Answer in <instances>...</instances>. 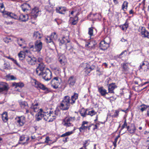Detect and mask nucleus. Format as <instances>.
<instances>
[{
    "mask_svg": "<svg viewBox=\"0 0 149 149\" xmlns=\"http://www.w3.org/2000/svg\"><path fill=\"white\" fill-rule=\"evenodd\" d=\"M9 89L8 84L3 82L0 83V93L3 91H7Z\"/></svg>",
    "mask_w": 149,
    "mask_h": 149,
    "instance_id": "nucleus-13",
    "label": "nucleus"
},
{
    "mask_svg": "<svg viewBox=\"0 0 149 149\" xmlns=\"http://www.w3.org/2000/svg\"><path fill=\"white\" fill-rule=\"evenodd\" d=\"M45 143H48L49 141H50V139L49 137H46L45 139Z\"/></svg>",
    "mask_w": 149,
    "mask_h": 149,
    "instance_id": "nucleus-57",
    "label": "nucleus"
},
{
    "mask_svg": "<svg viewBox=\"0 0 149 149\" xmlns=\"http://www.w3.org/2000/svg\"><path fill=\"white\" fill-rule=\"evenodd\" d=\"M16 119L17 123L21 126H22L25 122V117L23 116L17 117Z\"/></svg>",
    "mask_w": 149,
    "mask_h": 149,
    "instance_id": "nucleus-15",
    "label": "nucleus"
},
{
    "mask_svg": "<svg viewBox=\"0 0 149 149\" xmlns=\"http://www.w3.org/2000/svg\"><path fill=\"white\" fill-rule=\"evenodd\" d=\"M50 113L51 111L49 110L43 111L42 109H40L36 117L37 120L39 121L43 118L45 120L48 121L50 119Z\"/></svg>",
    "mask_w": 149,
    "mask_h": 149,
    "instance_id": "nucleus-2",
    "label": "nucleus"
},
{
    "mask_svg": "<svg viewBox=\"0 0 149 149\" xmlns=\"http://www.w3.org/2000/svg\"><path fill=\"white\" fill-rule=\"evenodd\" d=\"M46 68H45V65L43 63H40L36 70V74L38 75H41L42 72Z\"/></svg>",
    "mask_w": 149,
    "mask_h": 149,
    "instance_id": "nucleus-6",
    "label": "nucleus"
},
{
    "mask_svg": "<svg viewBox=\"0 0 149 149\" xmlns=\"http://www.w3.org/2000/svg\"><path fill=\"white\" fill-rule=\"evenodd\" d=\"M13 86H15L16 88L19 87H22L24 86V84L22 83H14L13 84Z\"/></svg>",
    "mask_w": 149,
    "mask_h": 149,
    "instance_id": "nucleus-33",
    "label": "nucleus"
},
{
    "mask_svg": "<svg viewBox=\"0 0 149 149\" xmlns=\"http://www.w3.org/2000/svg\"><path fill=\"white\" fill-rule=\"evenodd\" d=\"M54 6L53 5L50 6H46L45 9L46 10L49 12H53Z\"/></svg>",
    "mask_w": 149,
    "mask_h": 149,
    "instance_id": "nucleus-32",
    "label": "nucleus"
},
{
    "mask_svg": "<svg viewBox=\"0 0 149 149\" xmlns=\"http://www.w3.org/2000/svg\"><path fill=\"white\" fill-rule=\"evenodd\" d=\"M17 42L19 46L22 47L23 45V44L24 42V41L22 38H18L17 40Z\"/></svg>",
    "mask_w": 149,
    "mask_h": 149,
    "instance_id": "nucleus-35",
    "label": "nucleus"
},
{
    "mask_svg": "<svg viewBox=\"0 0 149 149\" xmlns=\"http://www.w3.org/2000/svg\"><path fill=\"white\" fill-rule=\"evenodd\" d=\"M87 110H86L84 108L82 109L80 111V113L81 116L83 117H85L87 115Z\"/></svg>",
    "mask_w": 149,
    "mask_h": 149,
    "instance_id": "nucleus-30",
    "label": "nucleus"
},
{
    "mask_svg": "<svg viewBox=\"0 0 149 149\" xmlns=\"http://www.w3.org/2000/svg\"><path fill=\"white\" fill-rule=\"evenodd\" d=\"M146 36H147V38H148V36H149V32H148L147 31H146Z\"/></svg>",
    "mask_w": 149,
    "mask_h": 149,
    "instance_id": "nucleus-64",
    "label": "nucleus"
},
{
    "mask_svg": "<svg viewBox=\"0 0 149 149\" xmlns=\"http://www.w3.org/2000/svg\"><path fill=\"white\" fill-rule=\"evenodd\" d=\"M35 87L37 88H39L43 90H47L48 88L43 84L38 81L36 80V79H33Z\"/></svg>",
    "mask_w": 149,
    "mask_h": 149,
    "instance_id": "nucleus-12",
    "label": "nucleus"
},
{
    "mask_svg": "<svg viewBox=\"0 0 149 149\" xmlns=\"http://www.w3.org/2000/svg\"><path fill=\"white\" fill-rule=\"evenodd\" d=\"M7 79L8 80H15L16 79V78L13 75H7L6 76Z\"/></svg>",
    "mask_w": 149,
    "mask_h": 149,
    "instance_id": "nucleus-36",
    "label": "nucleus"
},
{
    "mask_svg": "<svg viewBox=\"0 0 149 149\" xmlns=\"http://www.w3.org/2000/svg\"><path fill=\"white\" fill-rule=\"evenodd\" d=\"M78 97V94L74 93L71 97V101L70 102V97L68 96H65L60 104V109L63 110H68L70 107V103L71 104H74L75 102V100L77 99Z\"/></svg>",
    "mask_w": 149,
    "mask_h": 149,
    "instance_id": "nucleus-1",
    "label": "nucleus"
},
{
    "mask_svg": "<svg viewBox=\"0 0 149 149\" xmlns=\"http://www.w3.org/2000/svg\"><path fill=\"white\" fill-rule=\"evenodd\" d=\"M88 123V122L86 121H84L82 122L81 126L79 128V130L80 132L87 129L88 126L87 124Z\"/></svg>",
    "mask_w": 149,
    "mask_h": 149,
    "instance_id": "nucleus-25",
    "label": "nucleus"
},
{
    "mask_svg": "<svg viewBox=\"0 0 149 149\" xmlns=\"http://www.w3.org/2000/svg\"><path fill=\"white\" fill-rule=\"evenodd\" d=\"M21 7L23 11L24 12L29 10L30 9V5L29 4L26 3H24L21 5Z\"/></svg>",
    "mask_w": 149,
    "mask_h": 149,
    "instance_id": "nucleus-22",
    "label": "nucleus"
},
{
    "mask_svg": "<svg viewBox=\"0 0 149 149\" xmlns=\"http://www.w3.org/2000/svg\"><path fill=\"white\" fill-rule=\"evenodd\" d=\"M29 137H27L26 139V141L24 143H20L19 142H18V143L19 144H22V145H24V144H28L27 141L29 140Z\"/></svg>",
    "mask_w": 149,
    "mask_h": 149,
    "instance_id": "nucleus-50",
    "label": "nucleus"
},
{
    "mask_svg": "<svg viewBox=\"0 0 149 149\" xmlns=\"http://www.w3.org/2000/svg\"><path fill=\"white\" fill-rule=\"evenodd\" d=\"M98 91L100 93L101 95L102 96H105L106 94H107L108 92H107V90L101 87L98 88Z\"/></svg>",
    "mask_w": 149,
    "mask_h": 149,
    "instance_id": "nucleus-27",
    "label": "nucleus"
},
{
    "mask_svg": "<svg viewBox=\"0 0 149 149\" xmlns=\"http://www.w3.org/2000/svg\"><path fill=\"white\" fill-rule=\"evenodd\" d=\"M141 108L140 109L141 111L142 112L148 108L149 107V105H146L144 104H142L140 106Z\"/></svg>",
    "mask_w": 149,
    "mask_h": 149,
    "instance_id": "nucleus-34",
    "label": "nucleus"
},
{
    "mask_svg": "<svg viewBox=\"0 0 149 149\" xmlns=\"http://www.w3.org/2000/svg\"><path fill=\"white\" fill-rule=\"evenodd\" d=\"M28 63L31 65H34L37 63V59L33 56H28L26 58Z\"/></svg>",
    "mask_w": 149,
    "mask_h": 149,
    "instance_id": "nucleus-14",
    "label": "nucleus"
},
{
    "mask_svg": "<svg viewBox=\"0 0 149 149\" xmlns=\"http://www.w3.org/2000/svg\"><path fill=\"white\" fill-rule=\"evenodd\" d=\"M4 41L6 43H8L9 42V40H10V39L9 38V39H8L7 38H5L4 39Z\"/></svg>",
    "mask_w": 149,
    "mask_h": 149,
    "instance_id": "nucleus-59",
    "label": "nucleus"
},
{
    "mask_svg": "<svg viewBox=\"0 0 149 149\" xmlns=\"http://www.w3.org/2000/svg\"><path fill=\"white\" fill-rule=\"evenodd\" d=\"M75 120V117H66L63 120L64 125L67 127L73 126L72 122Z\"/></svg>",
    "mask_w": 149,
    "mask_h": 149,
    "instance_id": "nucleus-4",
    "label": "nucleus"
},
{
    "mask_svg": "<svg viewBox=\"0 0 149 149\" xmlns=\"http://www.w3.org/2000/svg\"><path fill=\"white\" fill-rule=\"evenodd\" d=\"M109 46V44L107 43L104 40L102 41L100 43L99 47L100 49L105 50Z\"/></svg>",
    "mask_w": 149,
    "mask_h": 149,
    "instance_id": "nucleus-16",
    "label": "nucleus"
},
{
    "mask_svg": "<svg viewBox=\"0 0 149 149\" xmlns=\"http://www.w3.org/2000/svg\"><path fill=\"white\" fill-rule=\"evenodd\" d=\"M65 38L63 37L62 38V39L60 41L61 43L62 44H64L65 43V44L66 43V42L68 40L66 39H65V40H64Z\"/></svg>",
    "mask_w": 149,
    "mask_h": 149,
    "instance_id": "nucleus-52",
    "label": "nucleus"
},
{
    "mask_svg": "<svg viewBox=\"0 0 149 149\" xmlns=\"http://www.w3.org/2000/svg\"><path fill=\"white\" fill-rule=\"evenodd\" d=\"M25 137L24 135H22L20 137L19 141H23L25 140Z\"/></svg>",
    "mask_w": 149,
    "mask_h": 149,
    "instance_id": "nucleus-53",
    "label": "nucleus"
},
{
    "mask_svg": "<svg viewBox=\"0 0 149 149\" xmlns=\"http://www.w3.org/2000/svg\"><path fill=\"white\" fill-rule=\"evenodd\" d=\"M42 36V35L41 33L38 31H35L33 35V37L34 39H39L41 38Z\"/></svg>",
    "mask_w": 149,
    "mask_h": 149,
    "instance_id": "nucleus-20",
    "label": "nucleus"
},
{
    "mask_svg": "<svg viewBox=\"0 0 149 149\" xmlns=\"http://www.w3.org/2000/svg\"><path fill=\"white\" fill-rule=\"evenodd\" d=\"M29 45L30 48V49H31L32 48L33 49V48H34V46L33 45H31V43H30Z\"/></svg>",
    "mask_w": 149,
    "mask_h": 149,
    "instance_id": "nucleus-62",
    "label": "nucleus"
},
{
    "mask_svg": "<svg viewBox=\"0 0 149 149\" xmlns=\"http://www.w3.org/2000/svg\"><path fill=\"white\" fill-rule=\"evenodd\" d=\"M87 72H88V73H90V72L91 71V70L89 68H87Z\"/></svg>",
    "mask_w": 149,
    "mask_h": 149,
    "instance_id": "nucleus-63",
    "label": "nucleus"
},
{
    "mask_svg": "<svg viewBox=\"0 0 149 149\" xmlns=\"http://www.w3.org/2000/svg\"><path fill=\"white\" fill-rule=\"evenodd\" d=\"M42 47V43L40 40H37L35 42L34 47L32 50L34 51L39 52L41 50Z\"/></svg>",
    "mask_w": 149,
    "mask_h": 149,
    "instance_id": "nucleus-7",
    "label": "nucleus"
},
{
    "mask_svg": "<svg viewBox=\"0 0 149 149\" xmlns=\"http://www.w3.org/2000/svg\"><path fill=\"white\" fill-rule=\"evenodd\" d=\"M128 27V24L125 23L123 25L120 26L122 29L123 31H126Z\"/></svg>",
    "mask_w": 149,
    "mask_h": 149,
    "instance_id": "nucleus-39",
    "label": "nucleus"
},
{
    "mask_svg": "<svg viewBox=\"0 0 149 149\" xmlns=\"http://www.w3.org/2000/svg\"><path fill=\"white\" fill-rule=\"evenodd\" d=\"M59 61L60 63L62 65H64L65 64L66 61L64 58L62 59L60 57L59 58Z\"/></svg>",
    "mask_w": 149,
    "mask_h": 149,
    "instance_id": "nucleus-44",
    "label": "nucleus"
},
{
    "mask_svg": "<svg viewBox=\"0 0 149 149\" xmlns=\"http://www.w3.org/2000/svg\"><path fill=\"white\" fill-rule=\"evenodd\" d=\"M39 12L40 11L38 10V8L37 7H35L32 10L30 14L31 18L36 19L37 16H38Z\"/></svg>",
    "mask_w": 149,
    "mask_h": 149,
    "instance_id": "nucleus-9",
    "label": "nucleus"
},
{
    "mask_svg": "<svg viewBox=\"0 0 149 149\" xmlns=\"http://www.w3.org/2000/svg\"><path fill=\"white\" fill-rule=\"evenodd\" d=\"M78 20V17L77 16H75L74 18H72V24L73 25H75L77 22Z\"/></svg>",
    "mask_w": 149,
    "mask_h": 149,
    "instance_id": "nucleus-37",
    "label": "nucleus"
},
{
    "mask_svg": "<svg viewBox=\"0 0 149 149\" xmlns=\"http://www.w3.org/2000/svg\"><path fill=\"white\" fill-rule=\"evenodd\" d=\"M41 75L42 78L46 81L50 80L52 77V73L51 71L48 68H46L42 72Z\"/></svg>",
    "mask_w": 149,
    "mask_h": 149,
    "instance_id": "nucleus-3",
    "label": "nucleus"
},
{
    "mask_svg": "<svg viewBox=\"0 0 149 149\" xmlns=\"http://www.w3.org/2000/svg\"><path fill=\"white\" fill-rule=\"evenodd\" d=\"M2 120L4 122H6L8 120V114L6 112H4L1 115Z\"/></svg>",
    "mask_w": 149,
    "mask_h": 149,
    "instance_id": "nucleus-28",
    "label": "nucleus"
},
{
    "mask_svg": "<svg viewBox=\"0 0 149 149\" xmlns=\"http://www.w3.org/2000/svg\"><path fill=\"white\" fill-rule=\"evenodd\" d=\"M139 70L141 71L146 72L149 70V63L147 61H143L140 66Z\"/></svg>",
    "mask_w": 149,
    "mask_h": 149,
    "instance_id": "nucleus-8",
    "label": "nucleus"
},
{
    "mask_svg": "<svg viewBox=\"0 0 149 149\" xmlns=\"http://www.w3.org/2000/svg\"><path fill=\"white\" fill-rule=\"evenodd\" d=\"M18 56L19 57V59L21 60H23L24 57V55L23 54H21L20 53H19L18 54Z\"/></svg>",
    "mask_w": 149,
    "mask_h": 149,
    "instance_id": "nucleus-48",
    "label": "nucleus"
},
{
    "mask_svg": "<svg viewBox=\"0 0 149 149\" xmlns=\"http://www.w3.org/2000/svg\"><path fill=\"white\" fill-rule=\"evenodd\" d=\"M117 87L115 84L114 83L110 84L108 87V93H114V90Z\"/></svg>",
    "mask_w": 149,
    "mask_h": 149,
    "instance_id": "nucleus-19",
    "label": "nucleus"
},
{
    "mask_svg": "<svg viewBox=\"0 0 149 149\" xmlns=\"http://www.w3.org/2000/svg\"><path fill=\"white\" fill-rule=\"evenodd\" d=\"M128 63H123V64L122 71L123 72H127L128 71L129 68L128 66Z\"/></svg>",
    "mask_w": 149,
    "mask_h": 149,
    "instance_id": "nucleus-31",
    "label": "nucleus"
},
{
    "mask_svg": "<svg viewBox=\"0 0 149 149\" xmlns=\"http://www.w3.org/2000/svg\"><path fill=\"white\" fill-rule=\"evenodd\" d=\"M38 104H36L35 105L31 106V108L33 109V111L35 112H38L39 110L36 107Z\"/></svg>",
    "mask_w": 149,
    "mask_h": 149,
    "instance_id": "nucleus-38",
    "label": "nucleus"
},
{
    "mask_svg": "<svg viewBox=\"0 0 149 149\" xmlns=\"http://www.w3.org/2000/svg\"><path fill=\"white\" fill-rule=\"evenodd\" d=\"M76 81L75 77L72 76L69 78L68 80V84L70 87H72L74 85Z\"/></svg>",
    "mask_w": 149,
    "mask_h": 149,
    "instance_id": "nucleus-11",
    "label": "nucleus"
},
{
    "mask_svg": "<svg viewBox=\"0 0 149 149\" xmlns=\"http://www.w3.org/2000/svg\"><path fill=\"white\" fill-rule=\"evenodd\" d=\"M142 31L141 32V33L142 35H144V36L145 37H147V36H146V30L145 29L144 27H142Z\"/></svg>",
    "mask_w": 149,
    "mask_h": 149,
    "instance_id": "nucleus-41",
    "label": "nucleus"
},
{
    "mask_svg": "<svg viewBox=\"0 0 149 149\" xmlns=\"http://www.w3.org/2000/svg\"><path fill=\"white\" fill-rule=\"evenodd\" d=\"M66 48L67 49L70 50L71 49L72 47V46L71 43L70 42V40H68L66 42V43L65 44Z\"/></svg>",
    "mask_w": 149,
    "mask_h": 149,
    "instance_id": "nucleus-29",
    "label": "nucleus"
},
{
    "mask_svg": "<svg viewBox=\"0 0 149 149\" xmlns=\"http://www.w3.org/2000/svg\"><path fill=\"white\" fill-rule=\"evenodd\" d=\"M29 17L28 15H24L21 14L19 16V19L22 22H25L28 20Z\"/></svg>",
    "mask_w": 149,
    "mask_h": 149,
    "instance_id": "nucleus-23",
    "label": "nucleus"
},
{
    "mask_svg": "<svg viewBox=\"0 0 149 149\" xmlns=\"http://www.w3.org/2000/svg\"><path fill=\"white\" fill-rule=\"evenodd\" d=\"M128 3L126 1H124L122 5V8L123 10L125 8V7H127Z\"/></svg>",
    "mask_w": 149,
    "mask_h": 149,
    "instance_id": "nucleus-47",
    "label": "nucleus"
},
{
    "mask_svg": "<svg viewBox=\"0 0 149 149\" xmlns=\"http://www.w3.org/2000/svg\"><path fill=\"white\" fill-rule=\"evenodd\" d=\"M93 27H91L88 29V34L90 36H93Z\"/></svg>",
    "mask_w": 149,
    "mask_h": 149,
    "instance_id": "nucleus-40",
    "label": "nucleus"
},
{
    "mask_svg": "<svg viewBox=\"0 0 149 149\" xmlns=\"http://www.w3.org/2000/svg\"><path fill=\"white\" fill-rule=\"evenodd\" d=\"M127 130L130 134L134 133L136 130V128L134 125L132 124L130 126H128L127 127Z\"/></svg>",
    "mask_w": 149,
    "mask_h": 149,
    "instance_id": "nucleus-18",
    "label": "nucleus"
},
{
    "mask_svg": "<svg viewBox=\"0 0 149 149\" xmlns=\"http://www.w3.org/2000/svg\"><path fill=\"white\" fill-rule=\"evenodd\" d=\"M46 40L47 43H51L52 42L53 45H54V44H53V42L52 41V39L50 36L47 37L46 38Z\"/></svg>",
    "mask_w": 149,
    "mask_h": 149,
    "instance_id": "nucleus-45",
    "label": "nucleus"
},
{
    "mask_svg": "<svg viewBox=\"0 0 149 149\" xmlns=\"http://www.w3.org/2000/svg\"><path fill=\"white\" fill-rule=\"evenodd\" d=\"M96 44L95 41L91 40V41L88 44H86V47H88L89 48L92 49L95 48V45Z\"/></svg>",
    "mask_w": 149,
    "mask_h": 149,
    "instance_id": "nucleus-21",
    "label": "nucleus"
},
{
    "mask_svg": "<svg viewBox=\"0 0 149 149\" xmlns=\"http://www.w3.org/2000/svg\"><path fill=\"white\" fill-rule=\"evenodd\" d=\"M88 141V140L85 141L84 142V143L83 144V147L84 148H86V147L88 145V144H87Z\"/></svg>",
    "mask_w": 149,
    "mask_h": 149,
    "instance_id": "nucleus-51",
    "label": "nucleus"
},
{
    "mask_svg": "<svg viewBox=\"0 0 149 149\" xmlns=\"http://www.w3.org/2000/svg\"><path fill=\"white\" fill-rule=\"evenodd\" d=\"M60 111L59 110H56L54 111H51L50 113V119H49L48 122H51L56 118V116H58L60 113Z\"/></svg>",
    "mask_w": 149,
    "mask_h": 149,
    "instance_id": "nucleus-10",
    "label": "nucleus"
},
{
    "mask_svg": "<svg viewBox=\"0 0 149 149\" xmlns=\"http://www.w3.org/2000/svg\"><path fill=\"white\" fill-rule=\"evenodd\" d=\"M72 131L69 132H66L65 133L63 134L61 136V137H65L66 136H69L73 133Z\"/></svg>",
    "mask_w": 149,
    "mask_h": 149,
    "instance_id": "nucleus-42",
    "label": "nucleus"
},
{
    "mask_svg": "<svg viewBox=\"0 0 149 149\" xmlns=\"http://www.w3.org/2000/svg\"><path fill=\"white\" fill-rule=\"evenodd\" d=\"M119 113V111L116 110L114 114L112 116V117L113 118L117 117L118 116Z\"/></svg>",
    "mask_w": 149,
    "mask_h": 149,
    "instance_id": "nucleus-49",
    "label": "nucleus"
},
{
    "mask_svg": "<svg viewBox=\"0 0 149 149\" xmlns=\"http://www.w3.org/2000/svg\"><path fill=\"white\" fill-rule=\"evenodd\" d=\"M11 59L13 61L14 63H15L16 65L18 66L19 67H20V65H19V64L17 63V61L16 60H14L13 58H11Z\"/></svg>",
    "mask_w": 149,
    "mask_h": 149,
    "instance_id": "nucleus-54",
    "label": "nucleus"
},
{
    "mask_svg": "<svg viewBox=\"0 0 149 149\" xmlns=\"http://www.w3.org/2000/svg\"><path fill=\"white\" fill-rule=\"evenodd\" d=\"M50 37L52 38V39L56 40L57 38V36L56 35V33L55 32H54L51 34Z\"/></svg>",
    "mask_w": 149,
    "mask_h": 149,
    "instance_id": "nucleus-43",
    "label": "nucleus"
},
{
    "mask_svg": "<svg viewBox=\"0 0 149 149\" xmlns=\"http://www.w3.org/2000/svg\"><path fill=\"white\" fill-rule=\"evenodd\" d=\"M4 14L6 15L11 18H14L15 19H17L18 18V17L16 15L11 12H6L5 13H4Z\"/></svg>",
    "mask_w": 149,
    "mask_h": 149,
    "instance_id": "nucleus-26",
    "label": "nucleus"
},
{
    "mask_svg": "<svg viewBox=\"0 0 149 149\" xmlns=\"http://www.w3.org/2000/svg\"><path fill=\"white\" fill-rule=\"evenodd\" d=\"M127 51L126 50H125L123 51L120 54V56H122L124 54L125 55H126L127 54Z\"/></svg>",
    "mask_w": 149,
    "mask_h": 149,
    "instance_id": "nucleus-55",
    "label": "nucleus"
},
{
    "mask_svg": "<svg viewBox=\"0 0 149 149\" xmlns=\"http://www.w3.org/2000/svg\"><path fill=\"white\" fill-rule=\"evenodd\" d=\"M121 41L122 42H127V40L126 39H125L123 38L121 40Z\"/></svg>",
    "mask_w": 149,
    "mask_h": 149,
    "instance_id": "nucleus-61",
    "label": "nucleus"
},
{
    "mask_svg": "<svg viewBox=\"0 0 149 149\" xmlns=\"http://www.w3.org/2000/svg\"><path fill=\"white\" fill-rule=\"evenodd\" d=\"M18 102L22 109H28L29 107V106L27 102L22 100H19L18 101Z\"/></svg>",
    "mask_w": 149,
    "mask_h": 149,
    "instance_id": "nucleus-17",
    "label": "nucleus"
},
{
    "mask_svg": "<svg viewBox=\"0 0 149 149\" xmlns=\"http://www.w3.org/2000/svg\"><path fill=\"white\" fill-rule=\"evenodd\" d=\"M43 60V58L41 57H39L38 59L37 62H39L40 63H42V61Z\"/></svg>",
    "mask_w": 149,
    "mask_h": 149,
    "instance_id": "nucleus-56",
    "label": "nucleus"
},
{
    "mask_svg": "<svg viewBox=\"0 0 149 149\" xmlns=\"http://www.w3.org/2000/svg\"><path fill=\"white\" fill-rule=\"evenodd\" d=\"M66 10V8L62 7H59L58 8H57L56 9L57 13L63 14H65Z\"/></svg>",
    "mask_w": 149,
    "mask_h": 149,
    "instance_id": "nucleus-24",
    "label": "nucleus"
},
{
    "mask_svg": "<svg viewBox=\"0 0 149 149\" xmlns=\"http://www.w3.org/2000/svg\"><path fill=\"white\" fill-rule=\"evenodd\" d=\"M97 125H99V123H96V124L94 125L95 127L93 128V130H95V129H97L98 127Z\"/></svg>",
    "mask_w": 149,
    "mask_h": 149,
    "instance_id": "nucleus-60",
    "label": "nucleus"
},
{
    "mask_svg": "<svg viewBox=\"0 0 149 149\" xmlns=\"http://www.w3.org/2000/svg\"><path fill=\"white\" fill-rule=\"evenodd\" d=\"M127 124L124 123L123 125L121 127V130H123L125 127H127Z\"/></svg>",
    "mask_w": 149,
    "mask_h": 149,
    "instance_id": "nucleus-58",
    "label": "nucleus"
},
{
    "mask_svg": "<svg viewBox=\"0 0 149 149\" xmlns=\"http://www.w3.org/2000/svg\"><path fill=\"white\" fill-rule=\"evenodd\" d=\"M96 112L93 110H91L89 111L88 113H87V115H90L91 116H92L96 114Z\"/></svg>",
    "mask_w": 149,
    "mask_h": 149,
    "instance_id": "nucleus-46",
    "label": "nucleus"
},
{
    "mask_svg": "<svg viewBox=\"0 0 149 149\" xmlns=\"http://www.w3.org/2000/svg\"><path fill=\"white\" fill-rule=\"evenodd\" d=\"M61 79L58 77H54L51 81V85L52 87L55 89L58 88L60 84Z\"/></svg>",
    "mask_w": 149,
    "mask_h": 149,
    "instance_id": "nucleus-5",
    "label": "nucleus"
}]
</instances>
